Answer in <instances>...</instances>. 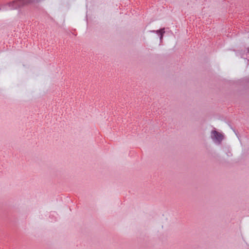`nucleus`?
Listing matches in <instances>:
<instances>
[{"label":"nucleus","instance_id":"f03ea898","mask_svg":"<svg viewBox=\"0 0 249 249\" xmlns=\"http://www.w3.org/2000/svg\"><path fill=\"white\" fill-rule=\"evenodd\" d=\"M212 138L213 140H215L218 142H220L223 139V136L220 133L216 131H213L212 133Z\"/></svg>","mask_w":249,"mask_h":249},{"label":"nucleus","instance_id":"7ed1b4c3","mask_svg":"<svg viewBox=\"0 0 249 249\" xmlns=\"http://www.w3.org/2000/svg\"><path fill=\"white\" fill-rule=\"evenodd\" d=\"M157 32H159L160 33L161 36H160V39H161L162 38V36H163V33H164V29H162L159 31H158Z\"/></svg>","mask_w":249,"mask_h":249},{"label":"nucleus","instance_id":"f257e3e1","mask_svg":"<svg viewBox=\"0 0 249 249\" xmlns=\"http://www.w3.org/2000/svg\"><path fill=\"white\" fill-rule=\"evenodd\" d=\"M34 0H18L9 3L12 9H17L26 4H29L34 1Z\"/></svg>","mask_w":249,"mask_h":249}]
</instances>
